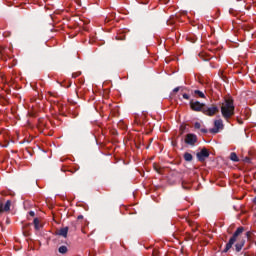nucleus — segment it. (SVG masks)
<instances>
[{"mask_svg":"<svg viewBox=\"0 0 256 256\" xmlns=\"http://www.w3.org/2000/svg\"><path fill=\"white\" fill-rule=\"evenodd\" d=\"M223 129V120L218 119L214 121V128L210 129V133H219V130Z\"/></svg>","mask_w":256,"mask_h":256,"instance_id":"39448f33","label":"nucleus"},{"mask_svg":"<svg viewBox=\"0 0 256 256\" xmlns=\"http://www.w3.org/2000/svg\"><path fill=\"white\" fill-rule=\"evenodd\" d=\"M11 209V200H8L5 205L0 202V213H3V211H9Z\"/></svg>","mask_w":256,"mask_h":256,"instance_id":"6e6552de","label":"nucleus"},{"mask_svg":"<svg viewBox=\"0 0 256 256\" xmlns=\"http://www.w3.org/2000/svg\"><path fill=\"white\" fill-rule=\"evenodd\" d=\"M246 237H249V232L246 233Z\"/></svg>","mask_w":256,"mask_h":256,"instance_id":"5701e85b","label":"nucleus"},{"mask_svg":"<svg viewBox=\"0 0 256 256\" xmlns=\"http://www.w3.org/2000/svg\"><path fill=\"white\" fill-rule=\"evenodd\" d=\"M67 233H69L68 227H64L58 231V235H60L61 237H67Z\"/></svg>","mask_w":256,"mask_h":256,"instance_id":"1a4fd4ad","label":"nucleus"},{"mask_svg":"<svg viewBox=\"0 0 256 256\" xmlns=\"http://www.w3.org/2000/svg\"><path fill=\"white\" fill-rule=\"evenodd\" d=\"M179 89H180V87H176V88H174L173 92L178 93Z\"/></svg>","mask_w":256,"mask_h":256,"instance_id":"6ab92c4d","label":"nucleus"},{"mask_svg":"<svg viewBox=\"0 0 256 256\" xmlns=\"http://www.w3.org/2000/svg\"><path fill=\"white\" fill-rule=\"evenodd\" d=\"M190 107L193 111H202V113H203V108L205 107V104H203L199 101H191Z\"/></svg>","mask_w":256,"mask_h":256,"instance_id":"20e7f679","label":"nucleus"},{"mask_svg":"<svg viewBox=\"0 0 256 256\" xmlns=\"http://www.w3.org/2000/svg\"><path fill=\"white\" fill-rule=\"evenodd\" d=\"M202 133H207V129H201Z\"/></svg>","mask_w":256,"mask_h":256,"instance_id":"412c9836","label":"nucleus"},{"mask_svg":"<svg viewBox=\"0 0 256 256\" xmlns=\"http://www.w3.org/2000/svg\"><path fill=\"white\" fill-rule=\"evenodd\" d=\"M230 159H231V161H234L235 163H237L239 161V158L237 157V154L234 153V152H232L230 154Z\"/></svg>","mask_w":256,"mask_h":256,"instance_id":"ddd939ff","label":"nucleus"},{"mask_svg":"<svg viewBox=\"0 0 256 256\" xmlns=\"http://www.w3.org/2000/svg\"><path fill=\"white\" fill-rule=\"evenodd\" d=\"M194 127L195 129H201V123L195 122Z\"/></svg>","mask_w":256,"mask_h":256,"instance_id":"f3484780","label":"nucleus"},{"mask_svg":"<svg viewBox=\"0 0 256 256\" xmlns=\"http://www.w3.org/2000/svg\"><path fill=\"white\" fill-rule=\"evenodd\" d=\"M34 227L36 231H39V229H41V223L39 222V218L34 219Z\"/></svg>","mask_w":256,"mask_h":256,"instance_id":"9b49d317","label":"nucleus"},{"mask_svg":"<svg viewBox=\"0 0 256 256\" xmlns=\"http://www.w3.org/2000/svg\"><path fill=\"white\" fill-rule=\"evenodd\" d=\"M203 113L204 115H208V117H213V115L219 113V107H217V105H210V106L204 105Z\"/></svg>","mask_w":256,"mask_h":256,"instance_id":"7ed1b4c3","label":"nucleus"},{"mask_svg":"<svg viewBox=\"0 0 256 256\" xmlns=\"http://www.w3.org/2000/svg\"><path fill=\"white\" fill-rule=\"evenodd\" d=\"M30 215H31V217H35V212L30 211Z\"/></svg>","mask_w":256,"mask_h":256,"instance_id":"aec40b11","label":"nucleus"},{"mask_svg":"<svg viewBox=\"0 0 256 256\" xmlns=\"http://www.w3.org/2000/svg\"><path fill=\"white\" fill-rule=\"evenodd\" d=\"M182 97L183 99L189 100V94H183Z\"/></svg>","mask_w":256,"mask_h":256,"instance_id":"a211bd4d","label":"nucleus"},{"mask_svg":"<svg viewBox=\"0 0 256 256\" xmlns=\"http://www.w3.org/2000/svg\"><path fill=\"white\" fill-rule=\"evenodd\" d=\"M58 251L59 253H62V254L67 253V246H60Z\"/></svg>","mask_w":256,"mask_h":256,"instance_id":"2eb2a0df","label":"nucleus"},{"mask_svg":"<svg viewBox=\"0 0 256 256\" xmlns=\"http://www.w3.org/2000/svg\"><path fill=\"white\" fill-rule=\"evenodd\" d=\"M79 75H81V72H76V73H73V74H72V77H73L74 79H77V77H79Z\"/></svg>","mask_w":256,"mask_h":256,"instance_id":"dca6fc26","label":"nucleus"},{"mask_svg":"<svg viewBox=\"0 0 256 256\" xmlns=\"http://www.w3.org/2000/svg\"><path fill=\"white\" fill-rule=\"evenodd\" d=\"M185 142L188 145H195V143H197V135H195V134H187Z\"/></svg>","mask_w":256,"mask_h":256,"instance_id":"0eeeda50","label":"nucleus"},{"mask_svg":"<svg viewBox=\"0 0 256 256\" xmlns=\"http://www.w3.org/2000/svg\"><path fill=\"white\" fill-rule=\"evenodd\" d=\"M221 113L222 117L226 121L230 120L233 115H235V104H233L232 98H225L224 101L221 103Z\"/></svg>","mask_w":256,"mask_h":256,"instance_id":"f257e3e1","label":"nucleus"},{"mask_svg":"<svg viewBox=\"0 0 256 256\" xmlns=\"http://www.w3.org/2000/svg\"><path fill=\"white\" fill-rule=\"evenodd\" d=\"M194 93H195V95H198V97H200L201 99H205V93H203L199 90H195Z\"/></svg>","mask_w":256,"mask_h":256,"instance_id":"4468645a","label":"nucleus"},{"mask_svg":"<svg viewBox=\"0 0 256 256\" xmlns=\"http://www.w3.org/2000/svg\"><path fill=\"white\" fill-rule=\"evenodd\" d=\"M78 219H83V216H78Z\"/></svg>","mask_w":256,"mask_h":256,"instance_id":"4be33fe9","label":"nucleus"},{"mask_svg":"<svg viewBox=\"0 0 256 256\" xmlns=\"http://www.w3.org/2000/svg\"><path fill=\"white\" fill-rule=\"evenodd\" d=\"M243 231H245V229L243 227L237 228V230L234 232L233 236L230 238L229 242L226 244L224 253H227V251H229V249H231V247H233V245H235V241H237V239H239V235H241V233H243Z\"/></svg>","mask_w":256,"mask_h":256,"instance_id":"f03ea898","label":"nucleus"},{"mask_svg":"<svg viewBox=\"0 0 256 256\" xmlns=\"http://www.w3.org/2000/svg\"><path fill=\"white\" fill-rule=\"evenodd\" d=\"M243 245H245V241L236 243L235 248H236L237 253H239V251H241V249H243Z\"/></svg>","mask_w":256,"mask_h":256,"instance_id":"9d476101","label":"nucleus"},{"mask_svg":"<svg viewBox=\"0 0 256 256\" xmlns=\"http://www.w3.org/2000/svg\"><path fill=\"white\" fill-rule=\"evenodd\" d=\"M209 157V150L203 148L200 152L197 153L198 161H205Z\"/></svg>","mask_w":256,"mask_h":256,"instance_id":"423d86ee","label":"nucleus"},{"mask_svg":"<svg viewBox=\"0 0 256 256\" xmlns=\"http://www.w3.org/2000/svg\"><path fill=\"white\" fill-rule=\"evenodd\" d=\"M184 159H185V161H193V155H191V153H189V152H186L184 154Z\"/></svg>","mask_w":256,"mask_h":256,"instance_id":"f8f14e48","label":"nucleus"}]
</instances>
